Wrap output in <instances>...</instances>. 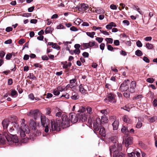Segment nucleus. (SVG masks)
Returning a JSON list of instances; mask_svg holds the SVG:
<instances>
[{
  "label": "nucleus",
  "mask_w": 157,
  "mask_h": 157,
  "mask_svg": "<svg viewBox=\"0 0 157 157\" xmlns=\"http://www.w3.org/2000/svg\"><path fill=\"white\" fill-rule=\"evenodd\" d=\"M153 105L154 107L157 106V99H155L153 101Z\"/></svg>",
  "instance_id": "774afa93"
},
{
  "label": "nucleus",
  "mask_w": 157,
  "mask_h": 157,
  "mask_svg": "<svg viewBox=\"0 0 157 157\" xmlns=\"http://www.w3.org/2000/svg\"><path fill=\"white\" fill-rule=\"evenodd\" d=\"M86 34L87 36L93 38L94 37V36L95 35V33L94 32H93L91 33L87 32H86Z\"/></svg>",
  "instance_id": "cd10ccee"
},
{
  "label": "nucleus",
  "mask_w": 157,
  "mask_h": 157,
  "mask_svg": "<svg viewBox=\"0 0 157 157\" xmlns=\"http://www.w3.org/2000/svg\"><path fill=\"white\" fill-rule=\"evenodd\" d=\"M107 119H106V118H105V117H104L103 116H102L101 117V123H102V122L106 123L107 122Z\"/></svg>",
  "instance_id": "8fccbe9b"
},
{
  "label": "nucleus",
  "mask_w": 157,
  "mask_h": 157,
  "mask_svg": "<svg viewBox=\"0 0 157 157\" xmlns=\"http://www.w3.org/2000/svg\"><path fill=\"white\" fill-rule=\"evenodd\" d=\"M123 121L127 123H130L132 122V120L129 118L127 115H124L122 117Z\"/></svg>",
  "instance_id": "412c9836"
},
{
  "label": "nucleus",
  "mask_w": 157,
  "mask_h": 157,
  "mask_svg": "<svg viewBox=\"0 0 157 157\" xmlns=\"http://www.w3.org/2000/svg\"><path fill=\"white\" fill-rule=\"evenodd\" d=\"M100 32L103 33L104 34L106 35H109V33H108L106 31H103L101 30H100Z\"/></svg>",
  "instance_id": "603ef678"
},
{
  "label": "nucleus",
  "mask_w": 157,
  "mask_h": 157,
  "mask_svg": "<svg viewBox=\"0 0 157 157\" xmlns=\"http://www.w3.org/2000/svg\"><path fill=\"white\" fill-rule=\"evenodd\" d=\"M87 112L90 114L92 113V109L91 107L90 106H88L86 108Z\"/></svg>",
  "instance_id": "ea45409f"
},
{
  "label": "nucleus",
  "mask_w": 157,
  "mask_h": 157,
  "mask_svg": "<svg viewBox=\"0 0 157 157\" xmlns=\"http://www.w3.org/2000/svg\"><path fill=\"white\" fill-rule=\"evenodd\" d=\"M124 96L127 98H128L130 97V95L129 93H124L123 94Z\"/></svg>",
  "instance_id": "338daca9"
},
{
  "label": "nucleus",
  "mask_w": 157,
  "mask_h": 157,
  "mask_svg": "<svg viewBox=\"0 0 157 157\" xmlns=\"http://www.w3.org/2000/svg\"><path fill=\"white\" fill-rule=\"evenodd\" d=\"M149 120L151 123H153L157 120V116H154L149 118Z\"/></svg>",
  "instance_id": "bb28decb"
},
{
  "label": "nucleus",
  "mask_w": 157,
  "mask_h": 157,
  "mask_svg": "<svg viewBox=\"0 0 157 157\" xmlns=\"http://www.w3.org/2000/svg\"><path fill=\"white\" fill-rule=\"evenodd\" d=\"M53 94L54 95L57 96L60 94V92L57 89H54L53 90Z\"/></svg>",
  "instance_id": "c9c22d12"
},
{
  "label": "nucleus",
  "mask_w": 157,
  "mask_h": 157,
  "mask_svg": "<svg viewBox=\"0 0 157 157\" xmlns=\"http://www.w3.org/2000/svg\"><path fill=\"white\" fill-rule=\"evenodd\" d=\"M120 53L121 55L124 56H126L127 55V52L124 50H121L120 52Z\"/></svg>",
  "instance_id": "680f3d73"
},
{
  "label": "nucleus",
  "mask_w": 157,
  "mask_h": 157,
  "mask_svg": "<svg viewBox=\"0 0 157 157\" xmlns=\"http://www.w3.org/2000/svg\"><path fill=\"white\" fill-rule=\"evenodd\" d=\"M136 83L135 81H132L129 86V91L131 93H133L135 92V89L136 87Z\"/></svg>",
  "instance_id": "9b49d317"
},
{
  "label": "nucleus",
  "mask_w": 157,
  "mask_h": 157,
  "mask_svg": "<svg viewBox=\"0 0 157 157\" xmlns=\"http://www.w3.org/2000/svg\"><path fill=\"white\" fill-rule=\"evenodd\" d=\"M53 30V29L51 26L47 27L45 30V33H51L52 32Z\"/></svg>",
  "instance_id": "393cba45"
},
{
  "label": "nucleus",
  "mask_w": 157,
  "mask_h": 157,
  "mask_svg": "<svg viewBox=\"0 0 157 157\" xmlns=\"http://www.w3.org/2000/svg\"><path fill=\"white\" fill-rule=\"evenodd\" d=\"M133 141V138L131 136L126 138L125 140L123 141V143L125 144V146L126 147H128L129 145L132 144Z\"/></svg>",
  "instance_id": "6e6552de"
},
{
  "label": "nucleus",
  "mask_w": 157,
  "mask_h": 157,
  "mask_svg": "<svg viewBox=\"0 0 157 157\" xmlns=\"http://www.w3.org/2000/svg\"><path fill=\"white\" fill-rule=\"evenodd\" d=\"M88 5L84 3H82L78 5L76 7V10L82 12L85 11L88 8Z\"/></svg>",
  "instance_id": "1a4fd4ad"
},
{
  "label": "nucleus",
  "mask_w": 157,
  "mask_h": 157,
  "mask_svg": "<svg viewBox=\"0 0 157 157\" xmlns=\"http://www.w3.org/2000/svg\"><path fill=\"white\" fill-rule=\"evenodd\" d=\"M100 112L104 115H107L108 113L107 110L106 109L102 110L100 111Z\"/></svg>",
  "instance_id": "37998d69"
},
{
  "label": "nucleus",
  "mask_w": 157,
  "mask_h": 157,
  "mask_svg": "<svg viewBox=\"0 0 157 157\" xmlns=\"http://www.w3.org/2000/svg\"><path fill=\"white\" fill-rule=\"evenodd\" d=\"M6 140L4 136L0 134V144H3L5 143Z\"/></svg>",
  "instance_id": "a878e982"
},
{
  "label": "nucleus",
  "mask_w": 157,
  "mask_h": 157,
  "mask_svg": "<svg viewBox=\"0 0 157 157\" xmlns=\"http://www.w3.org/2000/svg\"><path fill=\"white\" fill-rule=\"evenodd\" d=\"M135 54L138 56H141L142 55V52L139 50H137L135 52Z\"/></svg>",
  "instance_id": "2f4dec72"
},
{
  "label": "nucleus",
  "mask_w": 157,
  "mask_h": 157,
  "mask_svg": "<svg viewBox=\"0 0 157 157\" xmlns=\"http://www.w3.org/2000/svg\"><path fill=\"white\" fill-rule=\"evenodd\" d=\"M12 53H8L6 56V59L7 60L10 59L12 57Z\"/></svg>",
  "instance_id": "58836bf2"
},
{
  "label": "nucleus",
  "mask_w": 157,
  "mask_h": 157,
  "mask_svg": "<svg viewBox=\"0 0 157 157\" xmlns=\"http://www.w3.org/2000/svg\"><path fill=\"white\" fill-rule=\"evenodd\" d=\"M105 40L107 41V43L109 44H112L113 42V39L111 38H106L105 39Z\"/></svg>",
  "instance_id": "e433bc0d"
},
{
  "label": "nucleus",
  "mask_w": 157,
  "mask_h": 157,
  "mask_svg": "<svg viewBox=\"0 0 157 157\" xmlns=\"http://www.w3.org/2000/svg\"><path fill=\"white\" fill-rule=\"evenodd\" d=\"M52 47V48L57 49V50H59L60 49V47L56 43L54 44Z\"/></svg>",
  "instance_id": "f704fd0d"
},
{
  "label": "nucleus",
  "mask_w": 157,
  "mask_h": 157,
  "mask_svg": "<svg viewBox=\"0 0 157 157\" xmlns=\"http://www.w3.org/2000/svg\"><path fill=\"white\" fill-rule=\"evenodd\" d=\"M116 26L117 25L115 23L111 22L106 26V28L108 30H110L112 29L113 27H116Z\"/></svg>",
  "instance_id": "aec40b11"
},
{
  "label": "nucleus",
  "mask_w": 157,
  "mask_h": 157,
  "mask_svg": "<svg viewBox=\"0 0 157 157\" xmlns=\"http://www.w3.org/2000/svg\"><path fill=\"white\" fill-rule=\"evenodd\" d=\"M69 85L68 84L67 85L65 88H63L61 86H58L57 87V89L59 91H66L67 90V86Z\"/></svg>",
  "instance_id": "b1692460"
},
{
  "label": "nucleus",
  "mask_w": 157,
  "mask_h": 157,
  "mask_svg": "<svg viewBox=\"0 0 157 157\" xmlns=\"http://www.w3.org/2000/svg\"><path fill=\"white\" fill-rule=\"evenodd\" d=\"M114 44L116 46H118L120 45V42L118 40H114Z\"/></svg>",
  "instance_id": "864d4df0"
},
{
  "label": "nucleus",
  "mask_w": 157,
  "mask_h": 157,
  "mask_svg": "<svg viewBox=\"0 0 157 157\" xmlns=\"http://www.w3.org/2000/svg\"><path fill=\"white\" fill-rule=\"evenodd\" d=\"M40 119L41 124L43 127H45L46 125H48L49 124V120L45 116L41 115Z\"/></svg>",
  "instance_id": "9d476101"
},
{
  "label": "nucleus",
  "mask_w": 157,
  "mask_h": 157,
  "mask_svg": "<svg viewBox=\"0 0 157 157\" xmlns=\"http://www.w3.org/2000/svg\"><path fill=\"white\" fill-rule=\"evenodd\" d=\"M128 82H130L129 80L128 79L125 80L121 84L119 88V89L122 92H124L129 90L128 85L129 83H128Z\"/></svg>",
  "instance_id": "423d86ee"
},
{
  "label": "nucleus",
  "mask_w": 157,
  "mask_h": 157,
  "mask_svg": "<svg viewBox=\"0 0 157 157\" xmlns=\"http://www.w3.org/2000/svg\"><path fill=\"white\" fill-rule=\"evenodd\" d=\"M70 30L72 31H76L78 30V29L74 26L71 27L70 28Z\"/></svg>",
  "instance_id": "6e6d98bb"
},
{
  "label": "nucleus",
  "mask_w": 157,
  "mask_h": 157,
  "mask_svg": "<svg viewBox=\"0 0 157 157\" xmlns=\"http://www.w3.org/2000/svg\"><path fill=\"white\" fill-rule=\"evenodd\" d=\"M119 124L118 120H115L112 124L113 130H117L118 129Z\"/></svg>",
  "instance_id": "6ab92c4d"
},
{
  "label": "nucleus",
  "mask_w": 157,
  "mask_h": 157,
  "mask_svg": "<svg viewBox=\"0 0 157 157\" xmlns=\"http://www.w3.org/2000/svg\"><path fill=\"white\" fill-rule=\"evenodd\" d=\"M29 77H29L30 79H34L36 78V77L33 73H30L29 76Z\"/></svg>",
  "instance_id": "49530a36"
},
{
  "label": "nucleus",
  "mask_w": 157,
  "mask_h": 157,
  "mask_svg": "<svg viewBox=\"0 0 157 157\" xmlns=\"http://www.w3.org/2000/svg\"><path fill=\"white\" fill-rule=\"evenodd\" d=\"M82 55L84 57L86 58L88 57L89 56V53L86 52H83L82 54Z\"/></svg>",
  "instance_id": "5fc2aeb1"
},
{
  "label": "nucleus",
  "mask_w": 157,
  "mask_h": 157,
  "mask_svg": "<svg viewBox=\"0 0 157 157\" xmlns=\"http://www.w3.org/2000/svg\"><path fill=\"white\" fill-rule=\"evenodd\" d=\"M128 155L129 157H135V153L132 152L131 153H128Z\"/></svg>",
  "instance_id": "052dcab7"
},
{
  "label": "nucleus",
  "mask_w": 157,
  "mask_h": 157,
  "mask_svg": "<svg viewBox=\"0 0 157 157\" xmlns=\"http://www.w3.org/2000/svg\"><path fill=\"white\" fill-rule=\"evenodd\" d=\"M22 123L21 124L20 126L19 127V124L16 122H13V128H14L17 131V133L19 134L21 137L22 140L21 141L24 143H26L28 140V138H24L26 136V134H28L30 131V129L28 126L24 123L25 120L23 119Z\"/></svg>",
  "instance_id": "f03ea898"
},
{
  "label": "nucleus",
  "mask_w": 157,
  "mask_h": 157,
  "mask_svg": "<svg viewBox=\"0 0 157 157\" xmlns=\"http://www.w3.org/2000/svg\"><path fill=\"white\" fill-rule=\"evenodd\" d=\"M79 90L80 92L82 94H85L87 91L86 90H85L82 86V84H80L79 86Z\"/></svg>",
  "instance_id": "5701e85b"
},
{
  "label": "nucleus",
  "mask_w": 157,
  "mask_h": 157,
  "mask_svg": "<svg viewBox=\"0 0 157 157\" xmlns=\"http://www.w3.org/2000/svg\"><path fill=\"white\" fill-rule=\"evenodd\" d=\"M143 59L145 62L147 63H149L150 62L148 58L145 56L144 57Z\"/></svg>",
  "instance_id": "bf43d9fd"
},
{
  "label": "nucleus",
  "mask_w": 157,
  "mask_h": 157,
  "mask_svg": "<svg viewBox=\"0 0 157 157\" xmlns=\"http://www.w3.org/2000/svg\"><path fill=\"white\" fill-rule=\"evenodd\" d=\"M13 83V79L12 78H10L8 80V84L9 85H11Z\"/></svg>",
  "instance_id": "e2e57ef3"
},
{
  "label": "nucleus",
  "mask_w": 157,
  "mask_h": 157,
  "mask_svg": "<svg viewBox=\"0 0 157 157\" xmlns=\"http://www.w3.org/2000/svg\"><path fill=\"white\" fill-rule=\"evenodd\" d=\"M38 112L39 110L38 109L31 110L28 114V115L29 116L33 117L34 119L36 120Z\"/></svg>",
  "instance_id": "ddd939ff"
},
{
  "label": "nucleus",
  "mask_w": 157,
  "mask_h": 157,
  "mask_svg": "<svg viewBox=\"0 0 157 157\" xmlns=\"http://www.w3.org/2000/svg\"><path fill=\"white\" fill-rule=\"evenodd\" d=\"M136 44L137 46L139 47H141L142 46V43H141V41L139 40L136 42Z\"/></svg>",
  "instance_id": "c03bdc74"
},
{
  "label": "nucleus",
  "mask_w": 157,
  "mask_h": 157,
  "mask_svg": "<svg viewBox=\"0 0 157 157\" xmlns=\"http://www.w3.org/2000/svg\"><path fill=\"white\" fill-rule=\"evenodd\" d=\"M34 66L37 67L41 68L42 67V65L40 64L39 63H36L34 64Z\"/></svg>",
  "instance_id": "4d7b16f0"
},
{
  "label": "nucleus",
  "mask_w": 157,
  "mask_h": 157,
  "mask_svg": "<svg viewBox=\"0 0 157 157\" xmlns=\"http://www.w3.org/2000/svg\"><path fill=\"white\" fill-rule=\"evenodd\" d=\"M122 148V145L118 142L112 144L109 147L110 155H112V153H114L115 151L121 150Z\"/></svg>",
  "instance_id": "20e7f679"
},
{
  "label": "nucleus",
  "mask_w": 157,
  "mask_h": 157,
  "mask_svg": "<svg viewBox=\"0 0 157 157\" xmlns=\"http://www.w3.org/2000/svg\"><path fill=\"white\" fill-rule=\"evenodd\" d=\"M146 81L147 82L150 83H152L155 81V79L151 78H147Z\"/></svg>",
  "instance_id": "4c0bfd02"
},
{
  "label": "nucleus",
  "mask_w": 157,
  "mask_h": 157,
  "mask_svg": "<svg viewBox=\"0 0 157 157\" xmlns=\"http://www.w3.org/2000/svg\"><path fill=\"white\" fill-rule=\"evenodd\" d=\"M29 125L32 130H36V128L35 121L33 119H31L29 122Z\"/></svg>",
  "instance_id": "f3484780"
},
{
  "label": "nucleus",
  "mask_w": 157,
  "mask_h": 157,
  "mask_svg": "<svg viewBox=\"0 0 157 157\" xmlns=\"http://www.w3.org/2000/svg\"><path fill=\"white\" fill-rule=\"evenodd\" d=\"M6 53L3 51H0V57L1 59H2L5 55Z\"/></svg>",
  "instance_id": "79ce46f5"
},
{
  "label": "nucleus",
  "mask_w": 157,
  "mask_h": 157,
  "mask_svg": "<svg viewBox=\"0 0 157 157\" xmlns=\"http://www.w3.org/2000/svg\"><path fill=\"white\" fill-rule=\"evenodd\" d=\"M121 132L128 137L129 134V128L127 127L123 126L121 128Z\"/></svg>",
  "instance_id": "dca6fc26"
},
{
  "label": "nucleus",
  "mask_w": 157,
  "mask_h": 157,
  "mask_svg": "<svg viewBox=\"0 0 157 157\" xmlns=\"http://www.w3.org/2000/svg\"><path fill=\"white\" fill-rule=\"evenodd\" d=\"M146 48L149 49H151L153 48V45L149 43H147L146 44Z\"/></svg>",
  "instance_id": "c756f323"
},
{
  "label": "nucleus",
  "mask_w": 157,
  "mask_h": 157,
  "mask_svg": "<svg viewBox=\"0 0 157 157\" xmlns=\"http://www.w3.org/2000/svg\"><path fill=\"white\" fill-rule=\"evenodd\" d=\"M112 144L118 142L117 140V138L116 136L112 137L111 138Z\"/></svg>",
  "instance_id": "72a5a7b5"
},
{
  "label": "nucleus",
  "mask_w": 157,
  "mask_h": 157,
  "mask_svg": "<svg viewBox=\"0 0 157 157\" xmlns=\"http://www.w3.org/2000/svg\"><path fill=\"white\" fill-rule=\"evenodd\" d=\"M17 86V90H18L19 93L20 94L23 91L22 89L20 88V86L19 85H18Z\"/></svg>",
  "instance_id": "3c124183"
},
{
  "label": "nucleus",
  "mask_w": 157,
  "mask_h": 157,
  "mask_svg": "<svg viewBox=\"0 0 157 157\" xmlns=\"http://www.w3.org/2000/svg\"><path fill=\"white\" fill-rule=\"evenodd\" d=\"M103 38H101V37H97L96 40L99 43H101L102 41L103 40Z\"/></svg>",
  "instance_id": "de8ad7c7"
},
{
  "label": "nucleus",
  "mask_w": 157,
  "mask_h": 157,
  "mask_svg": "<svg viewBox=\"0 0 157 157\" xmlns=\"http://www.w3.org/2000/svg\"><path fill=\"white\" fill-rule=\"evenodd\" d=\"M99 131V134L102 136H105V131L104 128L102 126L100 128Z\"/></svg>",
  "instance_id": "4be33fe9"
},
{
  "label": "nucleus",
  "mask_w": 157,
  "mask_h": 157,
  "mask_svg": "<svg viewBox=\"0 0 157 157\" xmlns=\"http://www.w3.org/2000/svg\"><path fill=\"white\" fill-rule=\"evenodd\" d=\"M8 132L11 135H12L16 134L17 132V131L14 129L13 127L12 126L11 128H10V129L9 131H8Z\"/></svg>",
  "instance_id": "a211bd4d"
},
{
  "label": "nucleus",
  "mask_w": 157,
  "mask_h": 157,
  "mask_svg": "<svg viewBox=\"0 0 157 157\" xmlns=\"http://www.w3.org/2000/svg\"><path fill=\"white\" fill-rule=\"evenodd\" d=\"M115 95L114 94L110 93L109 94L108 96L107 99L106 98L105 99L108 100L109 102L114 103L116 102V100L115 98Z\"/></svg>",
  "instance_id": "f8f14e48"
},
{
  "label": "nucleus",
  "mask_w": 157,
  "mask_h": 157,
  "mask_svg": "<svg viewBox=\"0 0 157 157\" xmlns=\"http://www.w3.org/2000/svg\"><path fill=\"white\" fill-rule=\"evenodd\" d=\"M41 58L43 60H48V58L46 55H44L42 56Z\"/></svg>",
  "instance_id": "69168bd1"
},
{
  "label": "nucleus",
  "mask_w": 157,
  "mask_h": 157,
  "mask_svg": "<svg viewBox=\"0 0 157 157\" xmlns=\"http://www.w3.org/2000/svg\"><path fill=\"white\" fill-rule=\"evenodd\" d=\"M120 151L118 150L114 152L113 154V157H125V154Z\"/></svg>",
  "instance_id": "2eb2a0df"
},
{
  "label": "nucleus",
  "mask_w": 157,
  "mask_h": 157,
  "mask_svg": "<svg viewBox=\"0 0 157 157\" xmlns=\"http://www.w3.org/2000/svg\"><path fill=\"white\" fill-rule=\"evenodd\" d=\"M102 126L100 119L99 118H96L93 123V128L94 132H95V131H98Z\"/></svg>",
  "instance_id": "39448f33"
},
{
  "label": "nucleus",
  "mask_w": 157,
  "mask_h": 157,
  "mask_svg": "<svg viewBox=\"0 0 157 157\" xmlns=\"http://www.w3.org/2000/svg\"><path fill=\"white\" fill-rule=\"evenodd\" d=\"M13 30V28L10 27H8L6 28V31L8 32L12 31Z\"/></svg>",
  "instance_id": "13d9d810"
},
{
  "label": "nucleus",
  "mask_w": 157,
  "mask_h": 157,
  "mask_svg": "<svg viewBox=\"0 0 157 157\" xmlns=\"http://www.w3.org/2000/svg\"><path fill=\"white\" fill-rule=\"evenodd\" d=\"M10 121L8 119H4L2 121V124L3 126V129L5 130L4 132H6V130H7V129L9 124Z\"/></svg>",
  "instance_id": "4468645a"
},
{
  "label": "nucleus",
  "mask_w": 157,
  "mask_h": 157,
  "mask_svg": "<svg viewBox=\"0 0 157 157\" xmlns=\"http://www.w3.org/2000/svg\"><path fill=\"white\" fill-rule=\"evenodd\" d=\"M71 98L73 100H76L78 99L79 96L77 94L74 95L72 94V96H71Z\"/></svg>",
  "instance_id": "473e14b6"
},
{
  "label": "nucleus",
  "mask_w": 157,
  "mask_h": 157,
  "mask_svg": "<svg viewBox=\"0 0 157 157\" xmlns=\"http://www.w3.org/2000/svg\"><path fill=\"white\" fill-rule=\"evenodd\" d=\"M71 65L72 64L71 62H69L68 64H63V69L68 68V67H70L71 66Z\"/></svg>",
  "instance_id": "7c9ffc66"
},
{
  "label": "nucleus",
  "mask_w": 157,
  "mask_h": 157,
  "mask_svg": "<svg viewBox=\"0 0 157 157\" xmlns=\"http://www.w3.org/2000/svg\"><path fill=\"white\" fill-rule=\"evenodd\" d=\"M74 52L75 54L78 55L80 53V51L79 49H75L74 50Z\"/></svg>",
  "instance_id": "0e129e2a"
},
{
  "label": "nucleus",
  "mask_w": 157,
  "mask_h": 157,
  "mask_svg": "<svg viewBox=\"0 0 157 157\" xmlns=\"http://www.w3.org/2000/svg\"><path fill=\"white\" fill-rule=\"evenodd\" d=\"M56 116L58 117L56 121L51 120V126L50 128V132L59 130L61 127L64 128L70 126L68 116L65 114L59 112L56 113Z\"/></svg>",
  "instance_id": "f257e3e1"
},
{
  "label": "nucleus",
  "mask_w": 157,
  "mask_h": 157,
  "mask_svg": "<svg viewBox=\"0 0 157 157\" xmlns=\"http://www.w3.org/2000/svg\"><path fill=\"white\" fill-rule=\"evenodd\" d=\"M69 123L71 121V123H76L78 120L79 121L85 122L87 120V118L86 117L83 112L76 114L74 113H71L69 114Z\"/></svg>",
  "instance_id": "7ed1b4c3"
},
{
  "label": "nucleus",
  "mask_w": 157,
  "mask_h": 157,
  "mask_svg": "<svg viewBox=\"0 0 157 157\" xmlns=\"http://www.w3.org/2000/svg\"><path fill=\"white\" fill-rule=\"evenodd\" d=\"M10 138H8L6 137L8 144L9 145H12L13 143H17L19 142V139H18L16 134L15 135H12Z\"/></svg>",
  "instance_id": "0eeeda50"
},
{
  "label": "nucleus",
  "mask_w": 157,
  "mask_h": 157,
  "mask_svg": "<svg viewBox=\"0 0 157 157\" xmlns=\"http://www.w3.org/2000/svg\"><path fill=\"white\" fill-rule=\"evenodd\" d=\"M17 93L15 90H12L11 92V95L12 97H14L15 96L16 97L17 95Z\"/></svg>",
  "instance_id": "c85d7f7f"
},
{
  "label": "nucleus",
  "mask_w": 157,
  "mask_h": 157,
  "mask_svg": "<svg viewBox=\"0 0 157 157\" xmlns=\"http://www.w3.org/2000/svg\"><path fill=\"white\" fill-rule=\"evenodd\" d=\"M142 124L140 121H138L136 125V128H140L142 126Z\"/></svg>",
  "instance_id": "a19ab883"
},
{
  "label": "nucleus",
  "mask_w": 157,
  "mask_h": 157,
  "mask_svg": "<svg viewBox=\"0 0 157 157\" xmlns=\"http://www.w3.org/2000/svg\"><path fill=\"white\" fill-rule=\"evenodd\" d=\"M107 49L110 51H113L114 48L110 45H107Z\"/></svg>",
  "instance_id": "a18cd8bd"
},
{
  "label": "nucleus",
  "mask_w": 157,
  "mask_h": 157,
  "mask_svg": "<svg viewBox=\"0 0 157 157\" xmlns=\"http://www.w3.org/2000/svg\"><path fill=\"white\" fill-rule=\"evenodd\" d=\"M28 97L30 99L32 100H33L35 97L34 95L33 94H30L28 95Z\"/></svg>",
  "instance_id": "09e8293b"
}]
</instances>
